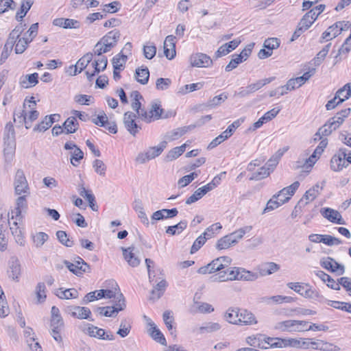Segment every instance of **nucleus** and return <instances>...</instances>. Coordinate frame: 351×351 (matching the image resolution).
Listing matches in <instances>:
<instances>
[{"mask_svg": "<svg viewBox=\"0 0 351 351\" xmlns=\"http://www.w3.org/2000/svg\"><path fill=\"white\" fill-rule=\"evenodd\" d=\"M7 274L12 280L19 281L21 275V265L16 256H12L8 261Z\"/></svg>", "mask_w": 351, "mask_h": 351, "instance_id": "nucleus-10", "label": "nucleus"}, {"mask_svg": "<svg viewBox=\"0 0 351 351\" xmlns=\"http://www.w3.org/2000/svg\"><path fill=\"white\" fill-rule=\"evenodd\" d=\"M235 276V267L232 268H227L226 269H221L217 274L212 275L210 277L211 282H226L228 280H235L234 276Z\"/></svg>", "mask_w": 351, "mask_h": 351, "instance_id": "nucleus-18", "label": "nucleus"}, {"mask_svg": "<svg viewBox=\"0 0 351 351\" xmlns=\"http://www.w3.org/2000/svg\"><path fill=\"white\" fill-rule=\"evenodd\" d=\"M317 276L322 279L324 282H327L328 287H330L334 290H339L340 286L339 283L336 282L328 274H326L322 271H319L317 273Z\"/></svg>", "mask_w": 351, "mask_h": 351, "instance_id": "nucleus-47", "label": "nucleus"}, {"mask_svg": "<svg viewBox=\"0 0 351 351\" xmlns=\"http://www.w3.org/2000/svg\"><path fill=\"white\" fill-rule=\"evenodd\" d=\"M280 269L278 265L275 263H265L259 267V271L261 276L270 275Z\"/></svg>", "mask_w": 351, "mask_h": 351, "instance_id": "nucleus-43", "label": "nucleus"}, {"mask_svg": "<svg viewBox=\"0 0 351 351\" xmlns=\"http://www.w3.org/2000/svg\"><path fill=\"white\" fill-rule=\"evenodd\" d=\"M93 167L95 171L99 176H104L106 175L107 167L102 160L99 159L95 160L93 163Z\"/></svg>", "mask_w": 351, "mask_h": 351, "instance_id": "nucleus-63", "label": "nucleus"}, {"mask_svg": "<svg viewBox=\"0 0 351 351\" xmlns=\"http://www.w3.org/2000/svg\"><path fill=\"white\" fill-rule=\"evenodd\" d=\"M91 121L94 124L111 132H117V124L114 121H108V118L104 112H101L97 116L93 117Z\"/></svg>", "mask_w": 351, "mask_h": 351, "instance_id": "nucleus-14", "label": "nucleus"}, {"mask_svg": "<svg viewBox=\"0 0 351 351\" xmlns=\"http://www.w3.org/2000/svg\"><path fill=\"white\" fill-rule=\"evenodd\" d=\"M186 226L187 221L186 220L180 221L178 223L174 226L167 227V228L166 229V233L171 235L180 234L184 229H186Z\"/></svg>", "mask_w": 351, "mask_h": 351, "instance_id": "nucleus-52", "label": "nucleus"}, {"mask_svg": "<svg viewBox=\"0 0 351 351\" xmlns=\"http://www.w3.org/2000/svg\"><path fill=\"white\" fill-rule=\"evenodd\" d=\"M33 1L31 0L23 2L20 10L16 12V19L19 21H22V19H23V17H25L27 12L30 10Z\"/></svg>", "mask_w": 351, "mask_h": 351, "instance_id": "nucleus-53", "label": "nucleus"}, {"mask_svg": "<svg viewBox=\"0 0 351 351\" xmlns=\"http://www.w3.org/2000/svg\"><path fill=\"white\" fill-rule=\"evenodd\" d=\"M107 64L108 60L106 56H101L98 59L94 60L91 64L93 71H90V69H88L85 73L88 80L91 82L95 75L98 74L101 71H104L106 69Z\"/></svg>", "mask_w": 351, "mask_h": 351, "instance_id": "nucleus-13", "label": "nucleus"}, {"mask_svg": "<svg viewBox=\"0 0 351 351\" xmlns=\"http://www.w3.org/2000/svg\"><path fill=\"white\" fill-rule=\"evenodd\" d=\"M13 186L16 195L25 194V196H29L30 195V188L23 170L21 169L16 170Z\"/></svg>", "mask_w": 351, "mask_h": 351, "instance_id": "nucleus-2", "label": "nucleus"}, {"mask_svg": "<svg viewBox=\"0 0 351 351\" xmlns=\"http://www.w3.org/2000/svg\"><path fill=\"white\" fill-rule=\"evenodd\" d=\"M287 286L305 298H315L318 295L308 284L303 285L300 282H289Z\"/></svg>", "mask_w": 351, "mask_h": 351, "instance_id": "nucleus-9", "label": "nucleus"}, {"mask_svg": "<svg viewBox=\"0 0 351 351\" xmlns=\"http://www.w3.org/2000/svg\"><path fill=\"white\" fill-rule=\"evenodd\" d=\"M191 64L195 67H209L213 64L210 56L203 53L193 54L190 58Z\"/></svg>", "mask_w": 351, "mask_h": 351, "instance_id": "nucleus-17", "label": "nucleus"}, {"mask_svg": "<svg viewBox=\"0 0 351 351\" xmlns=\"http://www.w3.org/2000/svg\"><path fill=\"white\" fill-rule=\"evenodd\" d=\"M128 60V56L121 53H119L112 58L113 69H122Z\"/></svg>", "mask_w": 351, "mask_h": 351, "instance_id": "nucleus-57", "label": "nucleus"}, {"mask_svg": "<svg viewBox=\"0 0 351 351\" xmlns=\"http://www.w3.org/2000/svg\"><path fill=\"white\" fill-rule=\"evenodd\" d=\"M335 97L339 99L337 104L342 103L351 97V83H347L339 89L335 94Z\"/></svg>", "mask_w": 351, "mask_h": 351, "instance_id": "nucleus-40", "label": "nucleus"}, {"mask_svg": "<svg viewBox=\"0 0 351 351\" xmlns=\"http://www.w3.org/2000/svg\"><path fill=\"white\" fill-rule=\"evenodd\" d=\"M178 211L177 208H173L171 209H162L157 210L153 213L151 217V223H154L155 221L162 220L164 219L173 218L177 216Z\"/></svg>", "mask_w": 351, "mask_h": 351, "instance_id": "nucleus-24", "label": "nucleus"}, {"mask_svg": "<svg viewBox=\"0 0 351 351\" xmlns=\"http://www.w3.org/2000/svg\"><path fill=\"white\" fill-rule=\"evenodd\" d=\"M299 186L300 182L298 181H295L290 186L283 188L278 194L274 195V198H276V199H279V198H285V197H289L290 198L294 195Z\"/></svg>", "mask_w": 351, "mask_h": 351, "instance_id": "nucleus-32", "label": "nucleus"}, {"mask_svg": "<svg viewBox=\"0 0 351 351\" xmlns=\"http://www.w3.org/2000/svg\"><path fill=\"white\" fill-rule=\"evenodd\" d=\"M78 125L77 119L73 116L67 118L63 123L66 132H76L78 130Z\"/></svg>", "mask_w": 351, "mask_h": 351, "instance_id": "nucleus-54", "label": "nucleus"}, {"mask_svg": "<svg viewBox=\"0 0 351 351\" xmlns=\"http://www.w3.org/2000/svg\"><path fill=\"white\" fill-rule=\"evenodd\" d=\"M123 122L129 132L134 129L141 130V128L136 122V114L132 112H127L124 114Z\"/></svg>", "mask_w": 351, "mask_h": 351, "instance_id": "nucleus-35", "label": "nucleus"}, {"mask_svg": "<svg viewBox=\"0 0 351 351\" xmlns=\"http://www.w3.org/2000/svg\"><path fill=\"white\" fill-rule=\"evenodd\" d=\"M56 237L58 241L66 247H72L74 245L73 240L68 238L67 234L65 231L58 230L56 232Z\"/></svg>", "mask_w": 351, "mask_h": 351, "instance_id": "nucleus-60", "label": "nucleus"}, {"mask_svg": "<svg viewBox=\"0 0 351 351\" xmlns=\"http://www.w3.org/2000/svg\"><path fill=\"white\" fill-rule=\"evenodd\" d=\"M65 311L71 317L80 319H89L91 315V311L88 308L79 306H69L66 308Z\"/></svg>", "mask_w": 351, "mask_h": 351, "instance_id": "nucleus-16", "label": "nucleus"}, {"mask_svg": "<svg viewBox=\"0 0 351 351\" xmlns=\"http://www.w3.org/2000/svg\"><path fill=\"white\" fill-rule=\"evenodd\" d=\"M266 338L264 335L258 334L256 335H252L246 339L247 343L254 348H258L261 349H267L268 346H265V341Z\"/></svg>", "mask_w": 351, "mask_h": 351, "instance_id": "nucleus-34", "label": "nucleus"}, {"mask_svg": "<svg viewBox=\"0 0 351 351\" xmlns=\"http://www.w3.org/2000/svg\"><path fill=\"white\" fill-rule=\"evenodd\" d=\"M51 119H53L52 117L46 116L40 123L37 124L34 127V131L45 132L53 124V121H51Z\"/></svg>", "mask_w": 351, "mask_h": 351, "instance_id": "nucleus-56", "label": "nucleus"}, {"mask_svg": "<svg viewBox=\"0 0 351 351\" xmlns=\"http://www.w3.org/2000/svg\"><path fill=\"white\" fill-rule=\"evenodd\" d=\"M306 321L289 319L278 322L275 328L282 332H302L306 330Z\"/></svg>", "mask_w": 351, "mask_h": 351, "instance_id": "nucleus-5", "label": "nucleus"}, {"mask_svg": "<svg viewBox=\"0 0 351 351\" xmlns=\"http://www.w3.org/2000/svg\"><path fill=\"white\" fill-rule=\"evenodd\" d=\"M120 37V32L118 30H112L108 32L106 36H104L100 41L108 49H111L116 45V43L118 39Z\"/></svg>", "mask_w": 351, "mask_h": 351, "instance_id": "nucleus-29", "label": "nucleus"}, {"mask_svg": "<svg viewBox=\"0 0 351 351\" xmlns=\"http://www.w3.org/2000/svg\"><path fill=\"white\" fill-rule=\"evenodd\" d=\"M143 319L145 321L147 325L150 328L148 330L149 335L157 342L162 345L166 343V339L162 333L156 327L154 322L147 316L144 315Z\"/></svg>", "mask_w": 351, "mask_h": 351, "instance_id": "nucleus-15", "label": "nucleus"}, {"mask_svg": "<svg viewBox=\"0 0 351 351\" xmlns=\"http://www.w3.org/2000/svg\"><path fill=\"white\" fill-rule=\"evenodd\" d=\"M289 200V197H285V198H279V199H276V198H274V196L271 199H269L266 205L265 208L263 210V213H265L267 211L273 210L283 204L286 203Z\"/></svg>", "mask_w": 351, "mask_h": 351, "instance_id": "nucleus-41", "label": "nucleus"}, {"mask_svg": "<svg viewBox=\"0 0 351 351\" xmlns=\"http://www.w3.org/2000/svg\"><path fill=\"white\" fill-rule=\"evenodd\" d=\"M238 325L247 326L257 324V320L253 313L246 309L239 308Z\"/></svg>", "mask_w": 351, "mask_h": 351, "instance_id": "nucleus-26", "label": "nucleus"}, {"mask_svg": "<svg viewBox=\"0 0 351 351\" xmlns=\"http://www.w3.org/2000/svg\"><path fill=\"white\" fill-rule=\"evenodd\" d=\"M71 164L77 167L79 165V162L84 157L83 152L77 147L71 152Z\"/></svg>", "mask_w": 351, "mask_h": 351, "instance_id": "nucleus-59", "label": "nucleus"}, {"mask_svg": "<svg viewBox=\"0 0 351 351\" xmlns=\"http://www.w3.org/2000/svg\"><path fill=\"white\" fill-rule=\"evenodd\" d=\"M186 143H184L181 146L176 147L171 149L168 152L167 155L165 157V161L170 162L173 160L177 159L180 156H181L185 151L186 147Z\"/></svg>", "mask_w": 351, "mask_h": 351, "instance_id": "nucleus-37", "label": "nucleus"}, {"mask_svg": "<svg viewBox=\"0 0 351 351\" xmlns=\"http://www.w3.org/2000/svg\"><path fill=\"white\" fill-rule=\"evenodd\" d=\"M126 306L125 298L122 293L118 294L117 301H114L112 306L98 307L97 312L106 317H115L117 313L125 309Z\"/></svg>", "mask_w": 351, "mask_h": 351, "instance_id": "nucleus-7", "label": "nucleus"}, {"mask_svg": "<svg viewBox=\"0 0 351 351\" xmlns=\"http://www.w3.org/2000/svg\"><path fill=\"white\" fill-rule=\"evenodd\" d=\"M50 334L58 343L62 341L61 333L64 329V322L62 319H51Z\"/></svg>", "mask_w": 351, "mask_h": 351, "instance_id": "nucleus-20", "label": "nucleus"}, {"mask_svg": "<svg viewBox=\"0 0 351 351\" xmlns=\"http://www.w3.org/2000/svg\"><path fill=\"white\" fill-rule=\"evenodd\" d=\"M149 77V71L147 67L138 68L136 69L135 78L141 84H146Z\"/></svg>", "mask_w": 351, "mask_h": 351, "instance_id": "nucleus-44", "label": "nucleus"}, {"mask_svg": "<svg viewBox=\"0 0 351 351\" xmlns=\"http://www.w3.org/2000/svg\"><path fill=\"white\" fill-rule=\"evenodd\" d=\"M308 349L321 351H339L340 348L332 343L326 342L321 339L308 338Z\"/></svg>", "mask_w": 351, "mask_h": 351, "instance_id": "nucleus-11", "label": "nucleus"}, {"mask_svg": "<svg viewBox=\"0 0 351 351\" xmlns=\"http://www.w3.org/2000/svg\"><path fill=\"white\" fill-rule=\"evenodd\" d=\"M175 40L176 36L169 35L166 37L164 42V53L169 60L173 59L176 55Z\"/></svg>", "mask_w": 351, "mask_h": 351, "instance_id": "nucleus-22", "label": "nucleus"}, {"mask_svg": "<svg viewBox=\"0 0 351 351\" xmlns=\"http://www.w3.org/2000/svg\"><path fill=\"white\" fill-rule=\"evenodd\" d=\"M322 215L329 221L337 224L345 225L346 221L339 212L330 208H324L320 210Z\"/></svg>", "mask_w": 351, "mask_h": 351, "instance_id": "nucleus-19", "label": "nucleus"}, {"mask_svg": "<svg viewBox=\"0 0 351 351\" xmlns=\"http://www.w3.org/2000/svg\"><path fill=\"white\" fill-rule=\"evenodd\" d=\"M289 147H285L282 149H278L267 162L265 167L268 168L271 172L274 171L277 165L278 164L281 157L288 150Z\"/></svg>", "mask_w": 351, "mask_h": 351, "instance_id": "nucleus-30", "label": "nucleus"}, {"mask_svg": "<svg viewBox=\"0 0 351 351\" xmlns=\"http://www.w3.org/2000/svg\"><path fill=\"white\" fill-rule=\"evenodd\" d=\"M350 113V108H345L337 112L335 116L328 119V121L317 132H333L339 128Z\"/></svg>", "mask_w": 351, "mask_h": 351, "instance_id": "nucleus-4", "label": "nucleus"}, {"mask_svg": "<svg viewBox=\"0 0 351 351\" xmlns=\"http://www.w3.org/2000/svg\"><path fill=\"white\" fill-rule=\"evenodd\" d=\"M86 331L87 333L93 337H97L101 339L110 341L114 339V335L111 332H106L104 329L99 328L92 324H88Z\"/></svg>", "mask_w": 351, "mask_h": 351, "instance_id": "nucleus-21", "label": "nucleus"}, {"mask_svg": "<svg viewBox=\"0 0 351 351\" xmlns=\"http://www.w3.org/2000/svg\"><path fill=\"white\" fill-rule=\"evenodd\" d=\"M239 308L236 307L229 308L225 313L224 319L232 324L238 325Z\"/></svg>", "mask_w": 351, "mask_h": 351, "instance_id": "nucleus-39", "label": "nucleus"}, {"mask_svg": "<svg viewBox=\"0 0 351 351\" xmlns=\"http://www.w3.org/2000/svg\"><path fill=\"white\" fill-rule=\"evenodd\" d=\"M320 265L322 267L331 272H336L340 269L339 275L343 274L344 272V267L329 256L322 258L320 261Z\"/></svg>", "mask_w": 351, "mask_h": 351, "instance_id": "nucleus-23", "label": "nucleus"}, {"mask_svg": "<svg viewBox=\"0 0 351 351\" xmlns=\"http://www.w3.org/2000/svg\"><path fill=\"white\" fill-rule=\"evenodd\" d=\"M131 97L133 98L132 103V109L136 111L138 117L141 120L147 123H150L152 121L159 119H166L172 115L171 112L165 114L164 110L161 108L160 105L158 104H153L149 111L141 108L140 99H142L143 97L138 91H133L131 94Z\"/></svg>", "mask_w": 351, "mask_h": 351, "instance_id": "nucleus-1", "label": "nucleus"}, {"mask_svg": "<svg viewBox=\"0 0 351 351\" xmlns=\"http://www.w3.org/2000/svg\"><path fill=\"white\" fill-rule=\"evenodd\" d=\"M308 338H289L287 342L290 347L308 350Z\"/></svg>", "mask_w": 351, "mask_h": 351, "instance_id": "nucleus-48", "label": "nucleus"}, {"mask_svg": "<svg viewBox=\"0 0 351 351\" xmlns=\"http://www.w3.org/2000/svg\"><path fill=\"white\" fill-rule=\"evenodd\" d=\"M167 142L162 141L157 146L151 147L147 149V153L151 160L160 156L163 150L166 148Z\"/></svg>", "mask_w": 351, "mask_h": 351, "instance_id": "nucleus-45", "label": "nucleus"}, {"mask_svg": "<svg viewBox=\"0 0 351 351\" xmlns=\"http://www.w3.org/2000/svg\"><path fill=\"white\" fill-rule=\"evenodd\" d=\"M19 83L24 88L33 87L38 83V74L37 73H34L30 75L22 76L20 78Z\"/></svg>", "mask_w": 351, "mask_h": 351, "instance_id": "nucleus-33", "label": "nucleus"}, {"mask_svg": "<svg viewBox=\"0 0 351 351\" xmlns=\"http://www.w3.org/2000/svg\"><path fill=\"white\" fill-rule=\"evenodd\" d=\"M330 133H322V139L319 140V145L315 148L313 154L308 158L306 159L303 168L305 169L306 172H309L311 171L313 166L319 158L324 149L328 145L327 136Z\"/></svg>", "mask_w": 351, "mask_h": 351, "instance_id": "nucleus-3", "label": "nucleus"}, {"mask_svg": "<svg viewBox=\"0 0 351 351\" xmlns=\"http://www.w3.org/2000/svg\"><path fill=\"white\" fill-rule=\"evenodd\" d=\"M134 250V247H129L128 248L122 247L124 259L130 266L136 267L139 265L141 259L135 254Z\"/></svg>", "mask_w": 351, "mask_h": 351, "instance_id": "nucleus-27", "label": "nucleus"}, {"mask_svg": "<svg viewBox=\"0 0 351 351\" xmlns=\"http://www.w3.org/2000/svg\"><path fill=\"white\" fill-rule=\"evenodd\" d=\"M234 278L235 280L253 281L258 278V275L245 269L235 267V276Z\"/></svg>", "mask_w": 351, "mask_h": 351, "instance_id": "nucleus-28", "label": "nucleus"}, {"mask_svg": "<svg viewBox=\"0 0 351 351\" xmlns=\"http://www.w3.org/2000/svg\"><path fill=\"white\" fill-rule=\"evenodd\" d=\"M221 325L217 322H208L206 323L204 326H201L199 328V331L201 333L205 332H213L220 330Z\"/></svg>", "mask_w": 351, "mask_h": 351, "instance_id": "nucleus-61", "label": "nucleus"}, {"mask_svg": "<svg viewBox=\"0 0 351 351\" xmlns=\"http://www.w3.org/2000/svg\"><path fill=\"white\" fill-rule=\"evenodd\" d=\"M32 42V39L24 36L19 38L15 44L14 51L17 54L23 53L27 47V45Z\"/></svg>", "mask_w": 351, "mask_h": 351, "instance_id": "nucleus-50", "label": "nucleus"}, {"mask_svg": "<svg viewBox=\"0 0 351 351\" xmlns=\"http://www.w3.org/2000/svg\"><path fill=\"white\" fill-rule=\"evenodd\" d=\"M287 341L288 339L267 337L265 343L271 348H284L289 346Z\"/></svg>", "mask_w": 351, "mask_h": 351, "instance_id": "nucleus-49", "label": "nucleus"}, {"mask_svg": "<svg viewBox=\"0 0 351 351\" xmlns=\"http://www.w3.org/2000/svg\"><path fill=\"white\" fill-rule=\"evenodd\" d=\"M202 87V84L200 83H193L191 84H186L184 86H182L179 89V93L182 95H185L186 93L193 92L196 90H199Z\"/></svg>", "mask_w": 351, "mask_h": 351, "instance_id": "nucleus-64", "label": "nucleus"}, {"mask_svg": "<svg viewBox=\"0 0 351 351\" xmlns=\"http://www.w3.org/2000/svg\"><path fill=\"white\" fill-rule=\"evenodd\" d=\"M10 228L12 235L16 239V241L18 243L23 245L24 243V239L23 237L22 228L19 226L18 222L14 221L13 223H10Z\"/></svg>", "mask_w": 351, "mask_h": 351, "instance_id": "nucleus-46", "label": "nucleus"}, {"mask_svg": "<svg viewBox=\"0 0 351 351\" xmlns=\"http://www.w3.org/2000/svg\"><path fill=\"white\" fill-rule=\"evenodd\" d=\"M93 53L90 52L86 53L83 57L80 58L77 62V67H79V73H81L88 64L92 61Z\"/></svg>", "mask_w": 351, "mask_h": 351, "instance_id": "nucleus-55", "label": "nucleus"}, {"mask_svg": "<svg viewBox=\"0 0 351 351\" xmlns=\"http://www.w3.org/2000/svg\"><path fill=\"white\" fill-rule=\"evenodd\" d=\"M131 328L130 322L126 319H123L121 322L119 329L117 333L122 338L125 337L129 335Z\"/></svg>", "mask_w": 351, "mask_h": 351, "instance_id": "nucleus-58", "label": "nucleus"}, {"mask_svg": "<svg viewBox=\"0 0 351 351\" xmlns=\"http://www.w3.org/2000/svg\"><path fill=\"white\" fill-rule=\"evenodd\" d=\"M35 293L38 303L44 302L46 300V287L44 282H40L37 284Z\"/></svg>", "mask_w": 351, "mask_h": 351, "instance_id": "nucleus-51", "label": "nucleus"}, {"mask_svg": "<svg viewBox=\"0 0 351 351\" xmlns=\"http://www.w3.org/2000/svg\"><path fill=\"white\" fill-rule=\"evenodd\" d=\"M347 156L346 148H340L338 152L331 158L330 168L334 171H340L343 167H346L348 164L345 160Z\"/></svg>", "mask_w": 351, "mask_h": 351, "instance_id": "nucleus-12", "label": "nucleus"}, {"mask_svg": "<svg viewBox=\"0 0 351 351\" xmlns=\"http://www.w3.org/2000/svg\"><path fill=\"white\" fill-rule=\"evenodd\" d=\"M64 264L71 272L77 276H81L84 273H89L90 271L89 265L80 256L76 257L73 263L65 260L64 261Z\"/></svg>", "mask_w": 351, "mask_h": 351, "instance_id": "nucleus-8", "label": "nucleus"}, {"mask_svg": "<svg viewBox=\"0 0 351 351\" xmlns=\"http://www.w3.org/2000/svg\"><path fill=\"white\" fill-rule=\"evenodd\" d=\"M300 77L290 79L287 82L286 85L281 86V92L280 93V95H284L285 94H287L288 90H292L296 88L300 87L302 84H304V83L300 82Z\"/></svg>", "mask_w": 351, "mask_h": 351, "instance_id": "nucleus-38", "label": "nucleus"}, {"mask_svg": "<svg viewBox=\"0 0 351 351\" xmlns=\"http://www.w3.org/2000/svg\"><path fill=\"white\" fill-rule=\"evenodd\" d=\"M55 295L60 299L69 300L71 298H77L78 291L75 289H67L63 290L62 288L58 289L54 292Z\"/></svg>", "mask_w": 351, "mask_h": 351, "instance_id": "nucleus-36", "label": "nucleus"}, {"mask_svg": "<svg viewBox=\"0 0 351 351\" xmlns=\"http://www.w3.org/2000/svg\"><path fill=\"white\" fill-rule=\"evenodd\" d=\"M27 197L28 196H25V194H22L21 195H19L18 198L16 199V207L14 210L12 211V214H15L16 220L18 218H21L22 212L27 208Z\"/></svg>", "mask_w": 351, "mask_h": 351, "instance_id": "nucleus-31", "label": "nucleus"}, {"mask_svg": "<svg viewBox=\"0 0 351 351\" xmlns=\"http://www.w3.org/2000/svg\"><path fill=\"white\" fill-rule=\"evenodd\" d=\"M259 90L258 84L256 82L249 84L246 87H241L239 89L238 92L234 93V95H237L239 97H245Z\"/></svg>", "mask_w": 351, "mask_h": 351, "instance_id": "nucleus-42", "label": "nucleus"}, {"mask_svg": "<svg viewBox=\"0 0 351 351\" xmlns=\"http://www.w3.org/2000/svg\"><path fill=\"white\" fill-rule=\"evenodd\" d=\"M232 133H226V135H223V133H221L220 135L214 138L208 145V149H212L217 147L218 145L221 144L225 140L228 139L232 136Z\"/></svg>", "mask_w": 351, "mask_h": 351, "instance_id": "nucleus-62", "label": "nucleus"}, {"mask_svg": "<svg viewBox=\"0 0 351 351\" xmlns=\"http://www.w3.org/2000/svg\"><path fill=\"white\" fill-rule=\"evenodd\" d=\"M16 149L14 133H5L3 136V154L5 162L10 165L13 160Z\"/></svg>", "mask_w": 351, "mask_h": 351, "instance_id": "nucleus-6", "label": "nucleus"}, {"mask_svg": "<svg viewBox=\"0 0 351 351\" xmlns=\"http://www.w3.org/2000/svg\"><path fill=\"white\" fill-rule=\"evenodd\" d=\"M342 23H335L334 25L330 26L323 34L320 39V43H322L324 40H330L337 37L342 32Z\"/></svg>", "mask_w": 351, "mask_h": 351, "instance_id": "nucleus-25", "label": "nucleus"}]
</instances>
